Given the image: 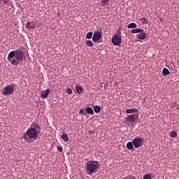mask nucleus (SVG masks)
Here are the masks:
<instances>
[{"label":"nucleus","instance_id":"1","mask_svg":"<svg viewBox=\"0 0 179 179\" xmlns=\"http://www.w3.org/2000/svg\"><path fill=\"white\" fill-rule=\"evenodd\" d=\"M40 129L41 126L39 124L33 122L30 128H28L25 134H23L24 140L27 143L36 141L38 133H41Z\"/></svg>","mask_w":179,"mask_h":179},{"label":"nucleus","instance_id":"22","mask_svg":"<svg viewBox=\"0 0 179 179\" xmlns=\"http://www.w3.org/2000/svg\"><path fill=\"white\" fill-rule=\"evenodd\" d=\"M92 36H93V32L92 31L88 32L86 34V39L90 40L92 38Z\"/></svg>","mask_w":179,"mask_h":179},{"label":"nucleus","instance_id":"20","mask_svg":"<svg viewBox=\"0 0 179 179\" xmlns=\"http://www.w3.org/2000/svg\"><path fill=\"white\" fill-rule=\"evenodd\" d=\"M140 32H144V30L141 29H134L131 30V34H139Z\"/></svg>","mask_w":179,"mask_h":179},{"label":"nucleus","instance_id":"14","mask_svg":"<svg viewBox=\"0 0 179 179\" xmlns=\"http://www.w3.org/2000/svg\"><path fill=\"white\" fill-rule=\"evenodd\" d=\"M61 138L64 141V142H68L69 141V138L67 134L63 133L61 135Z\"/></svg>","mask_w":179,"mask_h":179},{"label":"nucleus","instance_id":"25","mask_svg":"<svg viewBox=\"0 0 179 179\" xmlns=\"http://www.w3.org/2000/svg\"><path fill=\"white\" fill-rule=\"evenodd\" d=\"M143 179H152V176L150 173L145 174Z\"/></svg>","mask_w":179,"mask_h":179},{"label":"nucleus","instance_id":"17","mask_svg":"<svg viewBox=\"0 0 179 179\" xmlns=\"http://www.w3.org/2000/svg\"><path fill=\"white\" fill-rule=\"evenodd\" d=\"M86 113L88 115H93V114H94V110H93V108L92 107H87L86 108Z\"/></svg>","mask_w":179,"mask_h":179},{"label":"nucleus","instance_id":"24","mask_svg":"<svg viewBox=\"0 0 179 179\" xmlns=\"http://www.w3.org/2000/svg\"><path fill=\"white\" fill-rule=\"evenodd\" d=\"M170 136H171V138H176V137H177V131H172L171 132Z\"/></svg>","mask_w":179,"mask_h":179},{"label":"nucleus","instance_id":"27","mask_svg":"<svg viewBox=\"0 0 179 179\" xmlns=\"http://www.w3.org/2000/svg\"><path fill=\"white\" fill-rule=\"evenodd\" d=\"M110 0H101V3L103 5H108Z\"/></svg>","mask_w":179,"mask_h":179},{"label":"nucleus","instance_id":"21","mask_svg":"<svg viewBox=\"0 0 179 179\" xmlns=\"http://www.w3.org/2000/svg\"><path fill=\"white\" fill-rule=\"evenodd\" d=\"M141 22L142 23V24H148V19L146 18L145 17H143L141 18Z\"/></svg>","mask_w":179,"mask_h":179},{"label":"nucleus","instance_id":"8","mask_svg":"<svg viewBox=\"0 0 179 179\" xmlns=\"http://www.w3.org/2000/svg\"><path fill=\"white\" fill-rule=\"evenodd\" d=\"M138 118V115L131 114L127 115V117L126 118V121L129 123H133V122H136Z\"/></svg>","mask_w":179,"mask_h":179},{"label":"nucleus","instance_id":"32","mask_svg":"<svg viewBox=\"0 0 179 179\" xmlns=\"http://www.w3.org/2000/svg\"><path fill=\"white\" fill-rule=\"evenodd\" d=\"M89 132H90V134H91V131H90Z\"/></svg>","mask_w":179,"mask_h":179},{"label":"nucleus","instance_id":"10","mask_svg":"<svg viewBox=\"0 0 179 179\" xmlns=\"http://www.w3.org/2000/svg\"><path fill=\"white\" fill-rule=\"evenodd\" d=\"M136 38L141 41H145L147 38V34L144 33L143 31L139 32V34L136 35Z\"/></svg>","mask_w":179,"mask_h":179},{"label":"nucleus","instance_id":"9","mask_svg":"<svg viewBox=\"0 0 179 179\" xmlns=\"http://www.w3.org/2000/svg\"><path fill=\"white\" fill-rule=\"evenodd\" d=\"M50 94V90L46 89L45 90H43L41 92V98L42 99H45L48 98V95Z\"/></svg>","mask_w":179,"mask_h":179},{"label":"nucleus","instance_id":"15","mask_svg":"<svg viewBox=\"0 0 179 179\" xmlns=\"http://www.w3.org/2000/svg\"><path fill=\"white\" fill-rule=\"evenodd\" d=\"M76 90L78 94H82L84 92L83 88L79 85H76Z\"/></svg>","mask_w":179,"mask_h":179},{"label":"nucleus","instance_id":"31","mask_svg":"<svg viewBox=\"0 0 179 179\" xmlns=\"http://www.w3.org/2000/svg\"><path fill=\"white\" fill-rule=\"evenodd\" d=\"M89 132H90V134H91V131H90Z\"/></svg>","mask_w":179,"mask_h":179},{"label":"nucleus","instance_id":"16","mask_svg":"<svg viewBox=\"0 0 179 179\" xmlns=\"http://www.w3.org/2000/svg\"><path fill=\"white\" fill-rule=\"evenodd\" d=\"M170 75V71L167 68H164L162 71V76L166 77L167 76Z\"/></svg>","mask_w":179,"mask_h":179},{"label":"nucleus","instance_id":"28","mask_svg":"<svg viewBox=\"0 0 179 179\" xmlns=\"http://www.w3.org/2000/svg\"><path fill=\"white\" fill-rule=\"evenodd\" d=\"M78 114L79 115H85V108H81L79 112H78Z\"/></svg>","mask_w":179,"mask_h":179},{"label":"nucleus","instance_id":"3","mask_svg":"<svg viewBox=\"0 0 179 179\" xmlns=\"http://www.w3.org/2000/svg\"><path fill=\"white\" fill-rule=\"evenodd\" d=\"M101 164L98 161L90 160L86 162L85 171L88 175L96 173L100 167Z\"/></svg>","mask_w":179,"mask_h":179},{"label":"nucleus","instance_id":"19","mask_svg":"<svg viewBox=\"0 0 179 179\" xmlns=\"http://www.w3.org/2000/svg\"><path fill=\"white\" fill-rule=\"evenodd\" d=\"M137 24L134 22H131L127 25L128 29H136Z\"/></svg>","mask_w":179,"mask_h":179},{"label":"nucleus","instance_id":"18","mask_svg":"<svg viewBox=\"0 0 179 179\" xmlns=\"http://www.w3.org/2000/svg\"><path fill=\"white\" fill-rule=\"evenodd\" d=\"M94 111L95 113H99L101 111V108L99 106H94Z\"/></svg>","mask_w":179,"mask_h":179},{"label":"nucleus","instance_id":"11","mask_svg":"<svg viewBox=\"0 0 179 179\" xmlns=\"http://www.w3.org/2000/svg\"><path fill=\"white\" fill-rule=\"evenodd\" d=\"M25 27L27 29H35L36 28V24L34 22H27Z\"/></svg>","mask_w":179,"mask_h":179},{"label":"nucleus","instance_id":"13","mask_svg":"<svg viewBox=\"0 0 179 179\" xmlns=\"http://www.w3.org/2000/svg\"><path fill=\"white\" fill-rule=\"evenodd\" d=\"M138 111V108H129L126 110V113L127 114H132V113H136Z\"/></svg>","mask_w":179,"mask_h":179},{"label":"nucleus","instance_id":"2","mask_svg":"<svg viewBox=\"0 0 179 179\" xmlns=\"http://www.w3.org/2000/svg\"><path fill=\"white\" fill-rule=\"evenodd\" d=\"M8 62H10V64L15 66H18L20 62L25 60V54L22 50H15L10 51L7 57Z\"/></svg>","mask_w":179,"mask_h":179},{"label":"nucleus","instance_id":"6","mask_svg":"<svg viewBox=\"0 0 179 179\" xmlns=\"http://www.w3.org/2000/svg\"><path fill=\"white\" fill-rule=\"evenodd\" d=\"M111 42L114 46H120L122 38L118 34H115L111 39Z\"/></svg>","mask_w":179,"mask_h":179},{"label":"nucleus","instance_id":"30","mask_svg":"<svg viewBox=\"0 0 179 179\" xmlns=\"http://www.w3.org/2000/svg\"><path fill=\"white\" fill-rule=\"evenodd\" d=\"M57 150H58L59 152H63V148H62V146H57Z\"/></svg>","mask_w":179,"mask_h":179},{"label":"nucleus","instance_id":"7","mask_svg":"<svg viewBox=\"0 0 179 179\" xmlns=\"http://www.w3.org/2000/svg\"><path fill=\"white\" fill-rule=\"evenodd\" d=\"M102 38V33L101 31H94L92 36V42L94 43H98Z\"/></svg>","mask_w":179,"mask_h":179},{"label":"nucleus","instance_id":"29","mask_svg":"<svg viewBox=\"0 0 179 179\" xmlns=\"http://www.w3.org/2000/svg\"><path fill=\"white\" fill-rule=\"evenodd\" d=\"M66 93L69 95L72 94H73V90L71 89V88H68L66 90Z\"/></svg>","mask_w":179,"mask_h":179},{"label":"nucleus","instance_id":"5","mask_svg":"<svg viewBox=\"0 0 179 179\" xmlns=\"http://www.w3.org/2000/svg\"><path fill=\"white\" fill-rule=\"evenodd\" d=\"M143 138L136 137L132 140L133 145L136 149L141 148L143 143Z\"/></svg>","mask_w":179,"mask_h":179},{"label":"nucleus","instance_id":"26","mask_svg":"<svg viewBox=\"0 0 179 179\" xmlns=\"http://www.w3.org/2000/svg\"><path fill=\"white\" fill-rule=\"evenodd\" d=\"M123 179H136V176H133L131 175H128L123 178Z\"/></svg>","mask_w":179,"mask_h":179},{"label":"nucleus","instance_id":"4","mask_svg":"<svg viewBox=\"0 0 179 179\" xmlns=\"http://www.w3.org/2000/svg\"><path fill=\"white\" fill-rule=\"evenodd\" d=\"M15 92V87L13 85H7L4 87L3 90L2 91V94L3 96H11Z\"/></svg>","mask_w":179,"mask_h":179},{"label":"nucleus","instance_id":"23","mask_svg":"<svg viewBox=\"0 0 179 179\" xmlns=\"http://www.w3.org/2000/svg\"><path fill=\"white\" fill-rule=\"evenodd\" d=\"M85 45H86L87 47L92 48L93 45H94V43H92V41H87L85 42Z\"/></svg>","mask_w":179,"mask_h":179},{"label":"nucleus","instance_id":"12","mask_svg":"<svg viewBox=\"0 0 179 179\" xmlns=\"http://www.w3.org/2000/svg\"><path fill=\"white\" fill-rule=\"evenodd\" d=\"M127 149L129 150H134L135 148L134 146V142L129 141L127 143Z\"/></svg>","mask_w":179,"mask_h":179}]
</instances>
